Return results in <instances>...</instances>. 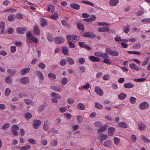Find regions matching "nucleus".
Returning a JSON list of instances; mask_svg holds the SVG:
<instances>
[{"label": "nucleus", "instance_id": "a211bd4d", "mask_svg": "<svg viewBox=\"0 0 150 150\" xmlns=\"http://www.w3.org/2000/svg\"><path fill=\"white\" fill-rule=\"evenodd\" d=\"M124 86L126 88H130L133 87L134 85L132 83L129 82L125 83Z\"/></svg>", "mask_w": 150, "mask_h": 150}, {"label": "nucleus", "instance_id": "6e6552de", "mask_svg": "<svg viewBox=\"0 0 150 150\" xmlns=\"http://www.w3.org/2000/svg\"><path fill=\"white\" fill-rule=\"evenodd\" d=\"M95 91L98 95L102 96L103 94V91L98 86H96L95 88Z\"/></svg>", "mask_w": 150, "mask_h": 150}, {"label": "nucleus", "instance_id": "9b49d317", "mask_svg": "<svg viewBox=\"0 0 150 150\" xmlns=\"http://www.w3.org/2000/svg\"><path fill=\"white\" fill-rule=\"evenodd\" d=\"M105 106V108L108 110H110L111 109V108L110 107H107L105 106H104L102 105H101L100 104H95V106L97 109H101L103 108V106Z\"/></svg>", "mask_w": 150, "mask_h": 150}, {"label": "nucleus", "instance_id": "9d476101", "mask_svg": "<svg viewBox=\"0 0 150 150\" xmlns=\"http://www.w3.org/2000/svg\"><path fill=\"white\" fill-rule=\"evenodd\" d=\"M110 30L108 26H104L98 28V30L99 32H108Z\"/></svg>", "mask_w": 150, "mask_h": 150}, {"label": "nucleus", "instance_id": "4d7b16f0", "mask_svg": "<svg viewBox=\"0 0 150 150\" xmlns=\"http://www.w3.org/2000/svg\"><path fill=\"white\" fill-rule=\"evenodd\" d=\"M11 92V90L9 88H7L5 91V95L8 96Z\"/></svg>", "mask_w": 150, "mask_h": 150}, {"label": "nucleus", "instance_id": "b1692460", "mask_svg": "<svg viewBox=\"0 0 150 150\" xmlns=\"http://www.w3.org/2000/svg\"><path fill=\"white\" fill-rule=\"evenodd\" d=\"M115 129L113 127H110L108 129V132L109 135L112 136L113 134V133L115 131Z\"/></svg>", "mask_w": 150, "mask_h": 150}, {"label": "nucleus", "instance_id": "5fc2aeb1", "mask_svg": "<svg viewBox=\"0 0 150 150\" xmlns=\"http://www.w3.org/2000/svg\"><path fill=\"white\" fill-rule=\"evenodd\" d=\"M79 63L81 64H83L85 62V60L84 58L83 57L80 58L78 59Z\"/></svg>", "mask_w": 150, "mask_h": 150}, {"label": "nucleus", "instance_id": "f3484780", "mask_svg": "<svg viewBox=\"0 0 150 150\" xmlns=\"http://www.w3.org/2000/svg\"><path fill=\"white\" fill-rule=\"evenodd\" d=\"M138 128L140 130H143L146 127V125L144 123L141 122L138 124Z\"/></svg>", "mask_w": 150, "mask_h": 150}, {"label": "nucleus", "instance_id": "338daca9", "mask_svg": "<svg viewBox=\"0 0 150 150\" xmlns=\"http://www.w3.org/2000/svg\"><path fill=\"white\" fill-rule=\"evenodd\" d=\"M141 45L139 43H136L134 45L133 47L135 49H138L140 47Z\"/></svg>", "mask_w": 150, "mask_h": 150}, {"label": "nucleus", "instance_id": "e433bc0d", "mask_svg": "<svg viewBox=\"0 0 150 150\" xmlns=\"http://www.w3.org/2000/svg\"><path fill=\"white\" fill-rule=\"evenodd\" d=\"M51 17L53 19L56 20L58 18V15L57 13L55 12L51 16Z\"/></svg>", "mask_w": 150, "mask_h": 150}, {"label": "nucleus", "instance_id": "a19ab883", "mask_svg": "<svg viewBox=\"0 0 150 150\" xmlns=\"http://www.w3.org/2000/svg\"><path fill=\"white\" fill-rule=\"evenodd\" d=\"M48 77L51 78L52 79H55L56 78V76L55 74L51 72L48 74Z\"/></svg>", "mask_w": 150, "mask_h": 150}, {"label": "nucleus", "instance_id": "393cba45", "mask_svg": "<svg viewBox=\"0 0 150 150\" xmlns=\"http://www.w3.org/2000/svg\"><path fill=\"white\" fill-rule=\"evenodd\" d=\"M129 67L131 69H134L136 70L139 71V70L138 67L134 63L130 64L129 65Z\"/></svg>", "mask_w": 150, "mask_h": 150}, {"label": "nucleus", "instance_id": "20e7f679", "mask_svg": "<svg viewBox=\"0 0 150 150\" xmlns=\"http://www.w3.org/2000/svg\"><path fill=\"white\" fill-rule=\"evenodd\" d=\"M64 41V39L62 37H55L54 40L55 42L57 44H61L63 43Z\"/></svg>", "mask_w": 150, "mask_h": 150}, {"label": "nucleus", "instance_id": "13d9d810", "mask_svg": "<svg viewBox=\"0 0 150 150\" xmlns=\"http://www.w3.org/2000/svg\"><path fill=\"white\" fill-rule=\"evenodd\" d=\"M107 53H102L101 57L104 58L108 59L109 57V56L108 54Z\"/></svg>", "mask_w": 150, "mask_h": 150}, {"label": "nucleus", "instance_id": "bb28decb", "mask_svg": "<svg viewBox=\"0 0 150 150\" xmlns=\"http://www.w3.org/2000/svg\"><path fill=\"white\" fill-rule=\"evenodd\" d=\"M127 95L124 93H122L118 95V98L120 100H123L127 97Z\"/></svg>", "mask_w": 150, "mask_h": 150}, {"label": "nucleus", "instance_id": "ddd939ff", "mask_svg": "<svg viewBox=\"0 0 150 150\" xmlns=\"http://www.w3.org/2000/svg\"><path fill=\"white\" fill-rule=\"evenodd\" d=\"M34 32L36 35H38L40 34V29L37 25H35L34 27Z\"/></svg>", "mask_w": 150, "mask_h": 150}, {"label": "nucleus", "instance_id": "5701e85b", "mask_svg": "<svg viewBox=\"0 0 150 150\" xmlns=\"http://www.w3.org/2000/svg\"><path fill=\"white\" fill-rule=\"evenodd\" d=\"M30 70V69L29 67L23 69L21 71V74L22 75H23L26 74Z\"/></svg>", "mask_w": 150, "mask_h": 150}, {"label": "nucleus", "instance_id": "49530a36", "mask_svg": "<svg viewBox=\"0 0 150 150\" xmlns=\"http://www.w3.org/2000/svg\"><path fill=\"white\" fill-rule=\"evenodd\" d=\"M77 107L78 108L83 110L85 108V106L83 104H78Z\"/></svg>", "mask_w": 150, "mask_h": 150}, {"label": "nucleus", "instance_id": "f8f14e48", "mask_svg": "<svg viewBox=\"0 0 150 150\" xmlns=\"http://www.w3.org/2000/svg\"><path fill=\"white\" fill-rule=\"evenodd\" d=\"M5 27V23L3 21H1L0 23V28L1 29V33L3 34H5L6 33L4 31V30Z\"/></svg>", "mask_w": 150, "mask_h": 150}, {"label": "nucleus", "instance_id": "680f3d73", "mask_svg": "<svg viewBox=\"0 0 150 150\" xmlns=\"http://www.w3.org/2000/svg\"><path fill=\"white\" fill-rule=\"evenodd\" d=\"M77 119L78 120V122L79 123H81L83 121V118L82 117L81 115L77 116Z\"/></svg>", "mask_w": 150, "mask_h": 150}, {"label": "nucleus", "instance_id": "a18cd8bd", "mask_svg": "<svg viewBox=\"0 0 150 150\" xmlns=\"http://www.w3.org/2000/svg\"><path fill=\"white\" fill-rule=\"evenodd\" d=\"M79 68L80 72L83 73L85 72V68L84 66H80Z\"/></svg>", "mask_w": 150, "mask_h": 150}, {"label": "nucleus", "instance_id": "7ed1b4c3", "mask_svg": "<svg viewBox=\"0 0 150 150\" xmlns=\"http://www.w3.org/2000/svg\"><path fill=\"white\" fill-rule=\"evenodd\" d=\"M105 52L113 56H117L119 54L118 52L113 51L111 49L108 48H106Z\"/></svg>", "mask_w": 150, "mask_h": 150}, {"label": "nucleus", "instance_id": "de8ad7c7", "mask_svg": "<svg viewBox=\"0 0 150 150\" xmlns=\"http://www.w3.org/2000/svg\"><path fill=\"white\" fill-rule=\"evenodd\" d=\"M114 143L116 145H118L120 142V139L117 137H115L113 139Z\"/></svg>", "mask_w": 150, "mask_h": 150}, {"label": "nucleus", "instance_id": "4468645a", "mask_svg": "<svg viewBox=\"0 0 150 150\" xmlns=\"http://www.w3.org/2000/svg\"><path fill=\"white\" fill-rule=\"evenodd\" d=\"M51 88L52 90L56 91L61 92L62 91V89L60 87L55 85L51 86Z\"/></svg>", "mask_w": 150, "mask_h": 150}, {"label": "nucleus", "instance_id": "dca6fc26", "mask_svg": "<svg viewBox=\"0 0 150 150\" xmlns=\"http://www.w3.org/2000/svg\"><path fill=\"white\" fill-rule=\"evenodd\" d=\"M149 105L148 104H139V108L141 110L145 109L148 108Z\"/></svg>", "mask_w": 150, "mask_h": 150}, {"label": "nucleus", "instance_id": "72a5a7b5", "mask_svg": "<svg viewBox=\"0 0 150 150\" xmlns=\"http://www.w3.org/2000/svg\"><path fill=\"white\" fill-rule=\"evenodd\" d=\"M43 128L45 130H47L49 129V125L47 121H46L45 122Z\"/></svg>", "mask_w": 150, "mask_h": 150}, {"label": "nucleus", "instance_id": "58836bf2", "mask_svg": "<svg viewBox=\"0 0 150 150\" xmlns=\"http://www.w3.org/2000/svg\"><path fill=\"white\" fill-rule=\"evenodd\" d=\"M118 125L119 127L123 128H126L127 127V124L123 122L119 123L118 124Z\"/></svg>", "mask_w": 150, "mask_h": 150}, {"label": "nucleus", "instance_id": "aec40b11", "mask_svg": "<svg viewBox=\"0 0 150 150\" xmlns=\"http://www.w3.org/2000/svg\"><path fill=\"white\" fill-rule=\"evenodd\" d=\"M70 6L71 8L76 10H78L80 8V6L79 5L77 4H70Z\"/></svg>", "mask_w": 150, "mask_h": 150}, {"label": "nucleus", "instance_id": "774afa93", "mask_svg": "<svg viewBox=\"0 0 150 150\" xmlns=\"http://www.w3.org/2000/svg\"><path fill=\"white\" fill-rule=\"evenodd\" d=\"M142 23H150V18L142 19Z\"/></svg>", "mask_w": 150, "mask_h": 150}, {"label": "nucleus", "instance_id": "a878e982", "mask_svg": "<svg viewBox=\"0 0 150 150\" xmlns=\"http://www.w3.org/2000/svg\"><path fill=\"white\" fill-rule=\"evenodd\" d=\"M76 25L78 28L81 30H83L84 28V25L81 23H77Z\"/></svg>", "mask_w": 150, "mask_h": 150}, {"label": "nucleus", "instance_id": "603ef678", "mask_svg": "<svg viewBox=\"0 0 150 150\" xmlns=\"http://www.w3.org/2000/svg\"><path fill=\"white\" fill-rule=\"evenodd\" d=\"M129 101L131 103H134L136 101V98L134 97H131L130 98Z\"/></svg>", "mask_w": 150, "mask_h": 150}, {"label": "nucleus", "instance_id": "0eeeda50", "mask_svg": "<svg viewBox=\"0 0 150 150\" xmlns=\"http://www.w3.org/2000/svg\"><path fill=\"white\" fill-rule=\"evenodd\" d=\"M41 124V122L40 120H34V123L33 124V127L35 129H38Z\"/></svg>", "mask_w": 150, "mask_h": 150}, {"label": "nucleus", "instance_id": "052dcab7", "mask_svg": "<svg viewBox=\"0 0 150 150\" xmlns=\"http://www.w3.org/2000/svg\"><path fill=\"white\" fill-rule=\"evenodd\" d=\"M10 126V124L9 123L5 124L3 126L2 128L4 130L6 129L9 127Z\"/></svg>", "mask_w": 150, "mask_h": 150}, {"label": "nucleus", "instance_id": "7c9ffc66", "mask_svg": "<svg viewBox=\"0 0 150 150\" xmlns=\"http://www.w3.org/2000/svg\"><path fill=\"white\" fill-rule=\"evenodd\" d=\"M31 148V146L29 145H26V146L20 147L21 150H28Z\"/></svg>", "mask_w": 150, "mask_h": 150}, {"label": "nucleus", "instance_id": "ea45409f", "mask_svg": "<svg viewBox=\"0 0 150 150\" xmlns=\"http://www.w3.org/2000/svg\"><path fill=\"white\" fill-rule=\"evenodd\" d=\"M108 138V136L106 134H101L99 136V138L101 140H104L107 139Z\"/></svg>", "mask_w": 150, "mask_h": 150}, {"label": "nucleus", "instance_id": "423d86ee", "mask_svg": "<svg viewBox=\"0 0 150 150\" xmlns=\"http://www.w3.org/2000/svg\"><path fill=\"white\" fill-rule=\"evenodd\" d=\"M30 81V79L28 77L22 78L21 79L20 82L23 84H26L29 83Z\"/></svg>", "mask_w": 150, "mask_h": 150}, {"label": "nucleus", "instance_id": "c756f323", "mask_svg": "<svg viewBox=\"0 0 150 150\" xmlns=\"http://www.w3.org/2000/svg\"><path fill=\"white\" fill-rule=\"evenodd\" d=\"M51 95L53 97L56 98L60 99L61 98V97L59 95L54 92L52 93L51 94Z\"/></svg>", "mask_w": 150, "mask_h": 150}, {"label": "nucleus", "instance_id": "8fccbe9b", "mask_svg": "<svg viewBox=\"0 0 150 150\" xmlns=\"http://www.w3.org/2000/svg\"><path fill=\"white\" fill-rule=\"evenodd\" d=\"M130 29V26L129 25H127L126 26L124 30V32L125 33H127L129 32Z\"/></svg>", "mask_w": 150, "mask_h": 150}, {"label": "nucleus", "instance_id": "864d4df0", "mask_svg": "<svg viewBox=\"0 0 150 150\" xmlns=\"http://www.w3.org/2000/svg\"><path fill=\"white\" fill-rule=\"evenodd\" d=\"M94 125L96 127H100L102 126V124L99 121H96L95 122Z\"/></svg>", "mask_w": 150, "mask_h": 150}, {"label": "nucleus", "instance_id": "6ab92c4d", "mask_svg": "<svg viewBox=\"0 0 150 150\" xmlns=\"http://www.w3.org/2000/svg\"><path fill=\"white\" fill-rule=\"evenodd\" d=\"M118 3V0H110L109 1L110 4L111 6H115Z\"/></svg>", "mask_w": 150, "mask_h": 150}, {"label": "nucleus", "instance_id": "473e14b6", "mask_svg": "<svg viewBox=\"0 0 150 150\" xmlns=\"http://www.w3.org/2000/svg\"><path fill=\"white\" fill-rule=\"evenodd\" d=\"M142 139L144 142L147 143H150V140L145 136L142 135Z\"/></svg>", "mask_w": 150, "mask_h": 150}, {"label": "nucleus", "instance_id": "e2e57ef3", "mask_svg": "<svg viewBox=\"0 0 150 150\" xmlns=\"http://www.w3.org/2000/svg\"><path fill=\"white\" fill-rule=\"evenodd\" d=\"M115 40L117 42H119L122 41V40L121 39L120 37L118 36L115 37L114 38Z\"/></svg>", "mask_w": 150, "mask_h": 150}, {"label": "nucleus", "instance_id": "3c124183", "mask_svg": "<svg viewBox=\"0 0 150 150\" xmlns=\"http://www.w3.org/2000/svg\"><path fill=\"white\" fill-rule=\"evenodd\" d=\"M38 66L42 69H44L46 67L45 64L43 62H40L38 64Z\"/></svg>", "mask_w": 150, "mask_h": 150}, {"label": "nucleus", "instance_id": "4c0bfd02", "mask_svg": "<svg viewBox=\"0 0 150 150\" xmlns=\"http://www.w3.org/2000/svg\"><path fill=\"white\" fill-rule=\"evenodd\" d=\"M36 73L39 76L40 80H43L44 79L43 75L40 71H37Z\"/></svg>", "mask_w": 150, "mask_h": 150}, {"label": "nucleus", "instance_id": "412c9836", "mask_svg": "<svg viewBox=\"0 0 150 150\" xmlns=\"http://www.w3.org/2000/svg\"><path fill=\"white\" fill-rule=\"evenodd\" d=\"M112 144V141L110 140H107L105 141L103 144V146L105 147H109Z\"/></svg>", "mask_w": 150, "mask_h": 150}, {"label": "nucleus", "instance_id": "cd10ccee", "mask_svg": "<svg viewBox=\"0 0 150 150\" xmlns=\"http://www.w3.org/2000/svg\"><path fill=\"white\" fill-rule=\"evenodd\" d=\"M15 18V16L13 14L9 15L8 17V20L9 21H13Z\"/></svg>", "mask_w": 150, "mask_h": 150}, {"label": "nucleus", "instance_id": "2f4dec72", "mask_svg": "<svg viewBox=\"0 0 150 150\" xmlns=\"http://www.w3.org/2000/svg\"><path fill=\"white\" fill-rule=\"evenodd\" d=\"M67 60L69 63L71 65H73L74 63V59L70 57H68L67 58Z\"/></svg>", "mask_w": 150, "mask_h": 150}, {"label": "nucleus", "instance_id": "f03ea898", "mask_svg": "<svg viewBox=\"0 0 150 150\" xmlns=\"http://www.w3.org/2000/svg\"><path fill=\"white\" fill-rule=\"evenodd\" d=\"M66 38L67 40H71L74 42H76L79 40V37L76 35H67Z\"/></svg>", "mask_w": 150, "mask_h": 150}, {"label": "nucleus", "instance_id": "c03bdc74", "mask_svg": "<svg viewBox=\"0 0 150 150\" xmlns=\"http://www.w3.org/2000/svg\"><path fill=\"white\" fill-rule=\"evenodd\" d=\"M107 128V125H105L102 128L99 129L98 131L97 132L99 134H100L101 132H104Z\"/></svg>", "mask_w": 150, "mask_h": 150}, {"label": "nucleus", "instance_id": "79ce46f5", "mask_svg": "<svg viewBox=\"0 0 150 150\" xmlns=\"http://www.w3.org/2000/svg\"><path fill=\"white\" fill-rule=\"evenodd\" d=\"M55 9L54 7L52 5H49L48 6L47 10L51 12H53Z\"/></svg>", "mask_w": 150, "mask_h": 150}, {"label": "nucleus", "instance_id": "f257e3e1", "mask_svg": "<svg viewBox=\"0 0 150 150\" xmlns=\"http://www.w3.org/2000/svg\"><path fill=\"white\" fill-rule=\"evenodd\" d=\"M26 36L28 38V40L29 42H30V40H31L35 43H38V38L33 35L31 33L29 32L26 35Z\"/></svg>", "mask_w": 150, "mask_h": 150}, {"label": "nucleus", "instance_id": "c85d7f7f", "mask_svg": "<svg viewBox=\"0 0 150 150\" xmlns=\"http://www.w3.org/2000/svg\"><path fill=\"white\" fill-rule=\"evenodd\" d=\"M7 71L11 76H12L15 75L17 72V71L16 70H12L11 69H8Z\"/></svg>", "mask_w": 150, "mask_h": 150}, {"label": "nucleus", "instance_id": "39448f33", "mask_svg": "<svg viewBox=\"0 0 150 150\" xmlns=\"http://www.w3.org/2000/svg\"><path fill=\"white\" fill-rule=\"evenodd\" d=\"M83 35L85 37H90L92 38H94L96 37V35L94 33L89 32L84 33Z\"/></svg>", "mask_w": 150, "mask_h": 150}, {"label": "nucleus", "instance_id": "1a4fd4ad", "mask_svg": "<svg viewBox=\"0 0 150 150\" xmlns=\"http://www.w3.org/2000/svg\"><path fill=\"white\" fill-rule=\"evenodd\" d=\"M88 57L91 61L93 62H99L100 60V58L93 56H89Z\"/></svg>", "mask_w": 150, "mask_h": 150}, {"label": "nucleus", "instance_id": "2eb2a0df", "mask_svg": "<svg viewBox=\"0 0 150 150\" xmlns=\"http://www.w3.org/2000/svg\"><path fill=\"white\" fill-rule=\"evenodd\" d=\"M26 29L25 28L18 27L17 28V31L18 33L23 34L24 33Z\"/></svg>", "mask_w": 150, "mask_h": 150}, {"label": "nucleus", "instance_id": "c9c22d12", "mask_svg": "<svg viewBox=\"0 0 150 150\" xmlns=\"http://www.w3.org/2000/svg\"><path fill=\"white\" fill-rule=\"evenodd\" d=\"M6 82L8 84H11L12 83V79L10 76H8L5 79Z\"/></svg>", "mask_w": 150, "mask_h": 150}, {"label": "nucleus", "instance_id": "0e129e2a", "mask_svg": "<svg viewBox=\"0 0 150 150\" xmlns=\"http://www.w3.org/2000/svg\"><path fill=\"white\" fill-rule=\"evenodd\" d=\"M28 142L33 144H36V141L35 139H29L28 140Z\"/></svg>", "mask_w": 150, "mask_h": 150}, {"label": "nucleus", "instance_id": "09e8293b", "mask_svg": "<svg viewBox=\"0 0 150 150\" xmlns=\"http://www.w3.org/2000/svg\"><path fill=\"white\" fill-rule=\"evenodd\" d=\"M69 47L71 48H74L75 47V45L69 40H67Z\"/></svg>", "mask_w": 150, "mask_h": 150}, {"label": "nucleus", "instance_id": "4be33fe9", "mask_svg": "<svg viewBox=\"0 0 150 150\" xmlns=\"http://www.w3.org/2000/svg\"><path fill=\"white\" fill-rule=\"evenodd\" d=\"M62 51L65 55H67L69 53V49L66 46H63L62 48Z\"/></svg>", "mask_w": 150, "mask_h": 150}, {"label": "nucleus", "instance_id": "bf43d9fd", "mask_svg": "<svg viewBox=\"0 0 150 150\" xmlns=\"http://www.w3.org/2000/svg\"><path fill=\"white\" fill-rule=\"evenodd\" d=\"M27 96L25 93L21 92H19L18 93V97L20 98L26 97Z\"/></svg>", "mask_w": 150, "mask_h": 150}, {"label": "nucleus", "instance_id": "f704fd0d", "mask_svg": "<svg viewBox=\"0 0 150 150\" xmlns=\"http://www.w3.org/2000/svg\"><path fill=\"white\" fill-rule=\"evenodd\" d=\"M47 22L46 20L45 19H42L41 22V25L42 27H44L47 26Z\"/></svg>", "mask_w": 150, "mask_h": 150}, {"label": "nucleus", "instance_id": "69168bd1", "mask_svg": "<svg viewBox=\"0 0 150 150\" xmlns=\"http://www.w3.org/2000/svg\"><path fill=\"white\" fill-rule=\"evenodd\" d=\"M79 45L81 47H85L86 44L84 42H79Z\"/></svg>", "mask_w": 150, "mask_h": 150}, {"label": "nucleus", "instance_id": "37998d69", "mask_svg": "<svg viewBox=\"0 0 150 150\" xmlns=\"http://www.w3.org/2000/svg\"><path fill=\"white\" fill-rule=\"evenodd\" d=\"M47 38L48 41L50 42H52L53 37L52 35L50 33H48L47 35Z\"/></svg>", "mask_w": 150, "mask_h": 150}, {"label": "nucleus", "instance_id": "6e6d98bb", "mask_svg": "<svg viewBox=\"0 0 150 150\" xmlns=\"http://www.w3.org/2000/svg\"><path fill=\"white\" fill-rule=\"evenodd\" d=\"M90 84L88 83H87L86 85L83 86L81 87V88H80V90H82V89H88L90 86Z\"/></svg>", "mask_w": 150, "mask_h": 150}]
</instances>
